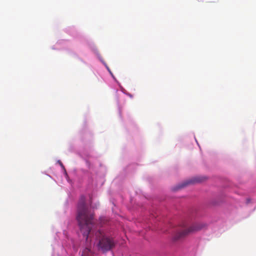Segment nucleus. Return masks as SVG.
I'll list each match as a JSON object with an SVG mask.
<instances>
[{
    "label": "nucleus",
    "mask_w": 256,
    "mask_h": 256,
    "mask_svg": "<svg viewBox=\"0 0 256 256\" xmlns=\"http://www.w3.org/2000/svg\"><path fill=\"white\" fill-rule=\"evenodd\" d=\"M96 234L99 237L98 246L103 252L110 250L115 246L113 239L103 236L100 230L98 231Z\"/></svg>",
    "instance_id": "obj_3"
},
{
    "label": "nucleus",
    "mask_w": 256,
    "mask_h": 256,
    "mask_svg": "<svg viewBox=\"0 0 256 256\" xmlns=\"http://www.w3.org/2000/svg\"><path fill=\"white\" fill-rule=\"evenodd\" d=\"M58 162L59 163L60 165L61 166V167L62 168H64V166L63 165L62 163L60 160H58Z\"/></svg>",
    "instance_id": "obj_5"
},
{
    "label": "nucleus",
    "mask_w": 256,
    "mask_h": 256,
    "mask_svg": "<svg viewBox=\"0 0 256 256\" xmlns=\"http://www.w3.org/2000/svg\"><path fill=\"white\" fill-rule=\"evenodd\" d=\"M109 70L110 74H111V75L112 76L114 77V76H113L112 74V72L110 70Z\"/></svg>",
    "instance_id": "obj_6"
},
{
    "label": "nucleus",
    "mask_w": 256,
    "mask_h": 256,
    "mask_svg": "<svg viewBox=\"0 0 256 256\" xmlns=\"http://www.w3.org/2000/svg\"><path fill=\"white\" fill-rule=\"evenodd\" d=\"M85 200V197L82 196L78 204L76 218L83 236L88 240L94 223V215L86 206Z\"/></svg>",
    "instance_id": "obj_1"
},
{
    "label": "nucleus",
    "mask_w": 256,
    "mask_h": 256,
    "mask_svg": "<svg viewBox=\"0 0 256 256\" xmlns=\"http://www.w3.org/2000/svg\"><path fill=\"white\" fill-rule=\"evenodd\" d=\"M206 227V224L204 223H196L192 224L189 228H185L181 231L176 232L173 236L174 240H180L188 234L198 232Z\"/></svg>",
    "instance_id": "obj_2"
},
{
    "label": "nucleus",
    "mask_w": 256,
    "mask_h": 256,
    "mask_svg": "<svg viewBox=\"0 0 256 256\" xmlns=\"http://www.w3.org/2000/svg\"><path fill=\"white\" fill-rule=\"evenodd\" d=\"M200 181H201V180H200V179H198V178H195L194 180H188V181H187V182L183 183L182 185L180 186L178 188H182L188 184L194 183V182H200Z\"/></svg>",
    "instance_id": "obj_4"
}]
</instances>
